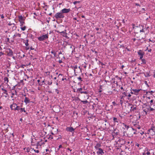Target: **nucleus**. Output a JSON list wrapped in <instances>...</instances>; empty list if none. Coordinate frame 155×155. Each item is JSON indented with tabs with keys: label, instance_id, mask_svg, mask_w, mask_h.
<instances>
[{
	"label": "nucleus",
	"instance_id": "obj_1",
	"mask_svg": "<svg viewBox=\"0 0 155 155\" xmlns=\"http://www.w3.org/2000/svg\"><path fill=\"white\" fill-rule=\"evenodd\" d=\"M76 92L80 93L81 94H86V95H84V97L85 98H87L88 99V98L89 96H88L87 94H88V92L86 91L85 90H83V89L81 88H78Z\"/></svg>",
	"mask_w": 155,
	"mask_h": 155
},
{
	"label": "nucleus",
	"instance_id": "obj_2",
	"mask_svg": "<svg viewBox=\"0 0 155 155\" xmlns=\"http://www.w3.org/2000/svg\"><path fill=\"white\" fill-rule=\"evenodd\" d=\"M147 133L151 136H153L155 134V129L154 127V124H152L151 127L147 131Z\"/></svg>",
	"mask_w": 155,
	"mask_h": 155
},
{
	"label": "nucleus",
	"instance_id": "obj_3",
	"mask_svg": "<svg viewBox=\"0 0 155 155\" xmlns=\"http://www.w3.org/2000/svg\"><path fill=\"white\" fill-rule=\"evenodd\" d=\"M54 17L57 19H59L60 18H64V16L63 14H62L61 11L60 12L57 13L54 16Z\"/></svg>",
	"mask_w": 155,
	"mask_h": 155
},
{
	"label": "nucleus",
	"instance_id": "obj_4",
	"mask_svg": "<svg viewBox=\"0 0 155 155\" xmlns=\"http://www.w3.org/2000/svg\"><path fill=\"white\" fill-rule=\"evenodd\" d=\"M18 21L20 23V26H23V25L25 24L24 21L25 17H23L22 15H19L18 16Z\"/></svg>",
	"mask_w": 155,
	"mask_h": 155
},
{
	"label": "nucleus",
	"instance_id": "obj_5",
	"mask_svg": "<svg viewBox=\"0 0 155 155\" xmlns=\"http://www.w3.org/2000/svg\"><path fill=\"white\" fill-rule=\"evenodd\" d=\"M48 33L45 35H43L38 38V39L39 41H43L44 40L48 39Z\"/></svg>",
	"mask_w": 155,
	"mask_h": 155
},
{
	"label": "nucleus",
	"instance_id": "obj_6",
	"mask_svg": "<svg viewBox=\"0 0 155 155\" xmlns=\"http://www.w3.org/2000/svg\"><path fill=\"white\" fill-rule=\"evenodd\" d=\"M66 130L67 132H71L73 134L75 131V129L74 128L70 126L67 127Z\"/></svg>",
	"mask_w": 155,
	"mask_h": 155
},
{
	"label": "nucleus",
	"instance_id": "obj_7",
	"mask_svg": "<svg viewBox=\"0 0 155 155\" xmlns=\"http://www.w3.org/2000/svg\"><path fill=\"white\" fill-rule=\"evenodd\" d=\"M57 32L59 33L61 35H62L63 36L66 38H67V34L66 33V30L64 29V31H56Z\"/></svg>",
	"mask_w": 155,
	"mask_h": 155
},
{
	"label": "nucleus",
	"instance_id": "obj_8",
	"mask_svg": "<svg viewBox=\"0 0 155 155\" xmlns=\"http://www.w3.org/2000/svg\"><path fill=\"white\" fill-rule=\"evenodd\" d=\"M144 105H145L146 107H143V110L147 114V113L149 111V109L150 107V105H149L148 106L146 104H144Z\"/></svg>",
	"mask_w": 155,
	"mask_h": 155
},
{
	"label": "nucleus",
	"instance_id": "obj_9",
	"mask_svg": "<svg viewBox=\"0 0 155 155\" xmlns=\"http://www.w3.org/2000/svg\"><path fill=\"white\" fill-rule=\"evenodd\" d=\"M138 54L140 56V59H141L143 58V55L144 54V53L143 51L140 50L138 52Z\"/></svg>",
	"mask_w": 155,
	"mask_h": 155
},
{
	"label": "nucleus",
	"instance_id": "obj_10",
	"mask_svg": "<svg viewBox=\"0 0 155 155\" xmlns=\"http://www.w3.org/2000/svg\"><path fill=\"white\" fill-rule=\"evenodd\" d=\"M6 52L7 53V55L8 56H12L13 55V51L10 49H8Z\"/></svg>",
	"mask_w": 155,
	"mask_h": 155
},
{
	"label": "nucleus",
	"instance_id": "obj_11",
	"mask_svg": "<svg viewBox=\"0 0 155 155\" xmlns=\"http://www.w3.org/2000/svg\"><path fill=\"white\" fill-rule=\"evenodd\" d=\"M71 11V9L70 8H64L62 9L61 11V12L63 14L64 13H67Z\"/></svg>",
	"mask_w": 155,
	"mask_h": 155
},
{
	"label": "nucleus",
	"instance_id": "obj_12",
	"mask_svg": "<svg viewBox=\"0 0 155 155\" xmlns=\"http://www.w3.org/2000/svg\"><path fill=\"white\" fill-rule=\"evenodd\" d=\"M70 68H71L72 69L74 70V74L75 75H77L76 74V69L78 68V66L77 65H71L70 66Z\"/></svg>",
	"mask_w": 155,
	"mask_h": 155
},
{
	"label": "nucleus",
	"instance_id": "obj_13",
	"mask_svg": "<svg viewBox=\"0 0 155 155\" xmlns=\"http://www.w3.org/2000/svg\"><path fill=\"white\" fill-rule=\"evenodd\" d=\"M141 90V89H132V91L134 92V94L136 95H137L139 94V92Z\"/></svg>",
	"mask_w": 155,
	"mask_h": 155
},
{
	"label": "nucleus",
	"instance_id": "obj_14",
	"mask_svg": "<svg viewBox=\"0 0 155 155\" xmlns=\"http://www.w3.org/2000/svg\"><path fill=\"white\" fill-rule=\"evenodd\" d=\"M136 37L137 38V40H141L142 39H144L145 38H143L141 36V34L137 35L136 36Z\"/></svg>",
	"mask_w": 155,
	"mask_h": 155
},
{
	"label": "nucleus",
	"instance_id": "obj_15",
	"mask_svg": "<svg viewBox=\"0 0 155 155\" xmlns=\"http://www.w3.org/2000/svg\"><path fill=\"white\" fill-rule=\"evenodd\" d=\"M130 105H132V106L130 107V112H132V111L134 112V111L137 109V107H136L134 106V105H133L132 104H129Z\"/></svg>",
	"mask_w": 155,
	"mask_h": 155
},
{
	"label": "nucleus",
	"instance_id": "obj_16",
	"mask_svg": "<svg viewBox=\"0 0 155 155\" xmlns=\"http://www.w3.org/2000/svg\"><path fill=\"white\" fill-rule=\"evenodd\" d=\"M97 151V153L98 155H99L100 154H102L104 153V151L102 149L100 148Z\"/></svg>",
	"mask_w": 155,
	"mask_h": 155
},
{
	"label": "nucleus",
	"instance_id": "obj_17",
	"mask_svg": "<svg viewBox=\"0 0 155 155\" xmlns=\"http://www.w3.org/2000/svg\"><path fill=\"white\" fill-rule=\"evenodd\" d=\"M127 91H126L125 92H124L122 93V96L121 97V99H123L126 97V96H127V94H128V93L127 92Z\"/></svg>",
	"mask_w": 155,
	"mask_h": 155
},
{
	"label": "nucleus",
	"instance_id": "obj_18",
	"mask_svg": "<svg viewBox=\"0 0 155 155\" xmlns=\"http://www.w3.org/2000/svg\"><path fill=\"white\" fill-rule=\"evenodd\" d=\"M24 102L25 103V104H27L30 102V100L28 97H25L24 100Z\"/></svg>",
	"mask_w": 155,
	"mask_h": 155
},
{
	"label": "nucleus",
	"instance_id": "obj_19",
	"mask_svg": "<svg viewBox=\"0 0 155 155\" xmlns=\"http://www.w3.org/2000/svg\"><path fill=\"white\" fill-rule=\"evenodd\" d=\"M101 145L100 143H97L96 144V145L94 146V148L96 150H97L99 149L100 148V147H101Z\"/></svg>",
	"mask_w": 155,
	"mask_h": 155
},
{
	"label": "nucleus",
	"instance_id": "obj_20",
	"mask_svg": "<svg viewBox=\"0 0 155 155\" xmlns=\"http://www.w3.org/2000/svg\"><path fill=\"white\" fill-rule=\"evenodd\" d=\"M17 104L15 103H13L12 104H11L10 106V107L12 110H14V109L15 108Z\"/></svg>",
	"mask_w": 155,
	"mask_h": 155
},
{
	"label": "nucleus",
	"instance_id": "obj_21",
	"mask_svg": "<svg viewBox=\"0 0 155 155\" xmlns=\"http://www.w3.org/2000/svg\"><path fill=\"white\" fill-rule=\"evenodd\" d=\"M16 37H21V34L17 33H15L13 36V39L14 40L15 39V38Z\"/></svg>",
	"mask_w": 155,
	"mask_h": 155
},
{
	"label": "nucleus",
	"instance_id": "obj_22",
	"mask_svg": "<svg viewBox=\"0 0 155 155\" xmlns=\"http://www.w3.org/2000/svg\"><path fill=\"white\" fill-rule=\"evenodd\" d=\"M113 133L114 134V135H113V136L117 135L118 134V130L116 129H115L114 130Z\"/></svg>",
	"mask_w": 155,
	"mask_h": 155
},
{
	"label": "nucleus",
	"instance_id": "obj_23",
	"mask_svg": "<svg viewBox=\"0 0 155 155\" xmlns=\"http://www.w3.org/2000/svg\"><path fill=\"white\" fill-rule=\"evenodd\" d=\"M141 73L144 74V76L145 77H147L150 76V73L148 72H146L145 73H144V72H143V73H139V74H140Z\"/></svg>",
	"mask_w": 155,
	"mask_h": 155
},
{
	"label": "nucleus",
	"instance_id": "obj_24",
	"mask_svg": "<svg viewBox=\"0 0 155 155\" xmlns=\"http://www.w3.org/2000/svg\"><path fill=\"white\" fill-rule=\"evenodd\" d=\"M113 120L114 123H117L119 122V120L117 118L115 117L113 118Z\"/></svg>",
	"mask_w": 155,
	"mask_h": 155
},
{
	"label": "nucleus",
	"instance_id": "obj_25",
	"mask_svg": "<svg viewBox=\"0 0 155 155\" xmlns=\"http://www.w3.org/2000/svg\"><path fill=\"white\" fill-rule=\"evenodd\" d=\"M1 89L2 91H4V94H5L7 95H8V94L7 93V91L6 90L4 89L3 88H2Z\"/></svg>",
	"mask_w": 155,
	"mask_h": 155
},
{
	"label": "nucleus",
	"instance_id": "obj_26",
	"mask_svg": "<svg viewBox=\"0 0 155 155\" xmlns=\"http://www.w3.org/2000/svg\"><path fill=\"white\" fill-rule=\"evenodd\" d=\"M21 107L19 106H16L15 108L14 109V110H17L19 111Z\"/></svg>",
	"mask_w": 155,
	"mask_h": 155
},
{
	"label": "nucleus",
	"instance_id": "obj_27",
	"mask_svg": "<svg viewBox=\"0 0 155 155\" xmlns=\"http://www.w3.org/2000/svg\"><path fill=\"white\" fill-rule=\"evenodd\" d=\"M26 28V26H21V29L22 31H25Z\"/></svg>",
	"mask_w": 155,
	"mask_h": 155
},
{
	"label": "nucleus",
	"instance_id": "obj_28",
	"mask_svg": "<svg viewBox=\"0 0 155 155\" xmlns=\"http://www.w3.org/2000/svg\"><path fill=\"white\" fill-rule=\"evenodd\" d=\"M28 40L27 39L26 40H24V42L25 43V45L26 46H28Z\"/></svg>",
	"mask_w": 155,
	"mask_h": 155
},
{
	"label": "nucleus",
	"instance_id": "obj_29",
	"mask_svg": "<svg viewBox=\"0 0 155 155\" xmlns=\"http://www.w3.org/2000/svg\"><path fill=\"white\" fill-rule=\"evenodd\" d=\"M141 60L142 62L141 64H146V62L145 59L142 58V59H141Z\"/></svg>",
	"mask_w": 155,
	"mask_h": 155
},
{
	"label": "nucleus",
	"instance_id": "obj_30",
	"mask_svg": "<svg viewBox=\"0 0 155 155\" xmlns=\"http://www.w3.org/2000/svg\"><path fill=\"white\" fill-rule=\"evenodd\" d=\"M19 110H20V112L21 113H22V112H26V110H25V108L24 107L23 108H21Z\"/></svg>",
	"mask_w": 155,
	"mask_h": 155
},
{
	"label": "nucleus",
	"instance_id": "obj_31",
	"mask_svg": "<svg viewBox=\"0 0 155 155\" xmlns=\"http://www.w3.org/2000/svg\"><path fill=\"white\" fill-rule=\"evenodd\" d=\"M150 109H149V112H150L151 111H153L154 110H155V108H153V107H152L150 106Z\"/></svg>",
	"mask_w": 155,
	"mask_h": 155
},
{
	"label": "nucleus",
	"instance_id": "obj_32",
	"mask_svg": "<svg viewBox=\"0 0 155 155\" xmlns=\"http://www.w3.org/2000/svg\"><path fill=\"white\" fill-rule=\"evenodd\" d=\"M134 126L137 128L138 129H140V127L137 124H134Z\"/></svg>",
	"mask_w": 155,
	"mask_h": 155
},
{
	"label": "nucleus",
	"instance_id": "obj_33",
	"mask_svg": "<svg viewBox=\"0 0 155 155\" xmlns=\"http://www.w3.org/2000/svg\"><path fill=\"white\" fill-rule=\"evenodd\" d=\"M45 79H44L42 81V82L40 83L39 84V86H42L43 85V83H44V84H45Z\"/></svg>",
	"mask_w": 155,
	"mask_h": 155
},
{
	"label": "nucleus",
	"instance_id": "obj_34",
	"mask_svg": "<svg viewBox=\"0 0 155 155\" xmlns=\"http://www.w3.org/2000/svg\"><path fill=\"white\" fill-rule=\"evenodd\" d=\"M15 94L16 95H17V92L16 90H15V93H13L12 92V96L11 97H13V96Z\"/></svg>",
	"mask_w": 155,
	"mask_h": 155
},
{
	"label": "nucleus",
	"instance_id": "obj_35",
	"mask_svg": "<svg viewBox=\"0 0 155 155\" xmlns=\"http://www.w3.org/2000/svg\"><path fill=\"white\" fill-rule=\"evenodd\" d=\"M131 95L130 93H129L128 95L127 94V99L128 100L130 99V97H131Z\"/></svg>",
	"mask_w": 155,
	"mask_h": 155
},
{
	"label": "nucleus",
	"instance_id": "obj_36",
	"mask_svg": "<svg viewBox=\"0 0 155 155\" xmlns=\"http://www.w3.org/2000/svg\"><path fill=\"white\" fill-rule=\"evenodd\" d=\"M39 144H40V145H41V146L43 145V144H44L45 143V142H44V141H43L42 140H41L40 141H39Z\"/></svg>",
	"mask_w": 155,
	"mask_h": 155
},
{
	"label": "nucleus",
	"instance_id": "obj_37",
	"mask_svg": "<svg viewBox=\"0 0 155 155\" xmlns=\"http://www.w3.org/2000/svg\"><path fill=\"white\" fill-rule=\"evenodd\" d=\"M51 54H54V57H56V52L54 50L52 51L51 52Z\"/></svg>",
	"mask_w": 155,
	"mask_h": 155
},
{
	"label": "nucleus",
	"instance_id": "obj_38",
	"mask_svg": "<svg viewBox=\"0 0 155 155\" xmlns=\"http://www.w3.org/2000/svg\"><path fill=\"white\" fill-rule=\"evenodd\" d=\"M31 149H32L31 148H30L29 147H27V148H26L27 152H29L30 150H31Z\"/></svg>",
	"mask_w": 155,
	"mask_h": 155
},
{
	"label": "nucleus",
	"instance_id": "obj_39",
	"mask_svg": "<svg viewBox=\"0 0 155 155\" xmlns=\"http://www.w3.org/2000/svg\"><path fill=\"white\" fill-rule=\"evenodd\" d=\"M81 102L83 103L84 104H86V103H88V101L87 100L85 101H81Z\"/></svg>",
	"mask_w": 155,
	"mask_h": 155
},
{
	"label": "nucleus",
	"instance_id": "obj_40",
	"mask_svg": "<svg viewBox=\"0 0 155 155\" xmlns=\"http://www.w3.org/2000/svg\"><path fill=\"white\" fill-rule=\"evenodd\" d=\"M12 25H13V28L12 29L13 30H15L16 28V26H15V24L14 23L12 24Z\"/></svg>",
	"mask_w": 155,
	"mask_h": 155
},
{
	"label": "nucleus",
	"instance_id": "obj_41",
	"mask_svg": "<svg viewBox=\"0 0 155 155\" xmlns=\"http://www.w3.org/2000/svg\"><path fill=\"white\" fill-rule=\"evenodd\" d=\"M123 124L124 126L127 129V130H128V129L129 127V126L127 125H126L125 124Z\"/></svg>",
	"mask_w": 155,
	"mask_h": 155
},
{
	"label": "nucleus",
	"instance_id": "obj_42",
	"mask_svg": "<svg viewBox=\"0 0 155 155\" xmlns=\"http://www.w3.org/2000/svg\"><path fill=\"white\" fill-rule=\"evenodd\" d=\"M4 80L5 82L7 81V82H8V78L7 77H5L4 78Z\"/></svg>",
	"mask_w": 155,
	"mask_h": 155
},
{
	"label": "nucleus",
	"instance_id": "obj_43",
	"mask_svg": "<svg viewBox=\"0 0 155 155\" xmlns=\"http://www.w3.org/2000/svg\"><path fill=\"white\" fill-rule=\"evenodd\" d=\"M150 106L154 108V106H155V103H153L152 104H150Z\"/></svg>",
	"mask_w": 155,
	"mask_h": 155
},
{
	"label": "nucleus",
	"instance_id": "obj_44",
	"mask_svg": "<svg viewBox=\"0 0 155 155\" xmlns=\"http://www.w3.org/2000/svg\"><path fill=\"white\" fill-rule=\"evenodd\" d=\"M48 138L50 139H53V137L52 135H49Z\"/></svg>",
	"mask_w": 155,
	"mask_h": 155
},
{
	"label": "nucleus",
	"instance_id": "obj_45",
	"mask_svg": "<svg viewBox=\"0 0 155 155\" xmlns=\"http://www.w3.org/2000/svg\"><path fill=\"white\" fill-rule=\"evenodd\" d=\"M80 2V1H75L73 2V4L74 5H75L77 3H79Z\"/></svg>",
	"mask_w": 155,
	"mask_h": 155
},
{
	"label": "nucleus",
	"instance_id": "obj_46",
	"mask_svg": "<svg viewBox=\"0 0 155 155\" xmlns=\"http://www.w3.org/2000/svg\"><path fill=\"white\" fill-rule=\"evenodd\" d=\"M78 79L79 80L80 82H81L82 81V79L81 78V77H79L78 78Z\"/></svg>",
	"mask_w": 155,
	"mask_h": 155
},
{
	"label": "nucleus",
	"instance_id": "obj_47",
	"mask_svg": "<svg viewBox=\"0 0 155 155\" xmlns=\"http://www.w3.org/2000/svg\"><path fill=\"white\" fill-rule=\"evenodd\" d=\"M122 100V99H121L120 100V104L121 105H122L123 104V100Z\"/></svg>",
	"mask_w": 155,
	"mask_h": 155
},
{
	"label": "nucleus",
	"instance_id": "obj_48",
	"mask_svg": "<svg viewBox=\"0 0 155 155\" xmlns=\"http://www.w3.org/2000/svg\"><path fill=\"white\" fill-rule=\"evenodd\" d=\"M113 83L116 84L117 87L118 86V84L117 82V81H114L113 82Z\"/></svg>",
	"mask_w": 155,
	"mask_h": 155
},
{
	"label": "nucleus",
	"instance_id": "obj_49",
	"mask_svg": "<svg viewBox=\"0 0 155 155\" xmlns=\"http://www.w3.org/2000/svg\"><path fill=\"white\" fill-rule=\"evenodd\" d=\"M55 91L58 94L59 93V91L57 89H55Z\"/></svg>",
	"mask_w": 155,
	"mask_h": 155
},
{
	"label": "nucleus",
	"instance_id": "obj_50",
	"mask_svg": "<svg viewBox=\"0 0 155 155\" xmlns=\"http://www.w3.org/2000/svg\"><path fill=\"white\" fill-rule=\"evenodd\" d=\"M39 141H38L37 143L36 146H37V147H38V146H41V145H40V144H39Z\"/></svg>",
	"mask_w": 155,
	"mask_h": 155
},
{
	"label": "nucleus",
	"instance_id": "obj_51",
	"mask_svg": "<svg viewBox=\"0 0 155 155\" xmlns=\"http://www.w3.org/2000/svg\"><path fill=\"white\" fill-rule=\"evenodd\" d=\"M101 89L102 88H101V87L99 90V93H101V92L102 91V90H101Z\"/></svg>",
	"mask_w": 155,
	"mask_h": 155
},
{
	"label": "nucleus",
	"instance_id": "obj_52",
	"mask_svg": "<svg viewBox=\"0 0 155 155\" xmlns=\"http://www.w3.org/2000/svg\"><path fill=\"white\" fill-rule=\"evenodd\" d=\"M153 100H151L150 101V104H152L153 103H153Z\"/></svg>",
	"mask_w": 155,
	"mask_h": 155
},
{
	"label": "nucleus",
	"instance_id": "obj_53",
	"mask_svg": "<svg viewBox=\"0 0 155 155\" xmlns=\"http://www.w3.org/2000/svg\"><path fill=\"white\" fill-rule=\"evenodd\" d=\"M132 89H130V91H130V92L129 93H130V94H134V92H133V91H132Z\"/></svg>",
	"mask_w": 155,
	"mask_h": 155
},
{
	"label": "nucleus",
	"instance_id": "obj_54",
	"mask_svg": "<svg viewBox=\"0 0 155 155\" xmlns=\"http://www.w3.org/2000/svg\"><path fill=\"white\" fill-rule=\"evenodd\" d=\"M4 53L2 52V51H0V57L2 55H3Z\"/></svg>",
	"mask_w": 155,
	"mask_h": 155
},
{
	"label": "nucleus",
	"instance_id": "obj_55",
	"mask_svg": "<svg viewBox=\"0 0 155 155\" xmlns=\"http://www.w3.org/2000/svg\"><path fill=\"white\" fill-rule=\"evenodd\" d=\"M34 151L35 152H36L37 153H38L39 152V151L38 150H34Z\"/></svg>",
	"mask_w": 155,
	"mask_h": 155
},
{
	"label": "nucleus",
	"instance_id": "obj_56",
	"mask_svg": "<svg viewBox=\"0 0 155 155\" xmlns=\"http://www.w3.org/2000/svg\"><path fill=\"white\" fill-rule=\"evenodd\" d=\"M52 84V82L51 81V82L48 81V85H51Z\"/></svg>",
	"mask_w": 155,
	"mask_h": 155
},
{
	"label": "nucleus",
	"instance_id": "obj_57",
	"mask_svg": "<svg viewBox=\"0 0 155 155\" xmlns=\"http://www.w3.org/2000/svg\"><path fill=\"white\" fill-rule=\"evenodd\" d=\"M45 73L46 74H48L49 75L50 72L49 71H47L45 72Z\"/></svg>",
	"mask_w": 155,
	"mask_h": 155
},
{
	"label": "nucleus",
	"instance_id": "obj_58",
	"mask_svg": "<svg viewBox=\"0 0 155 155\" xmlns=\"http://www.w3.org/2000/svg\"><path fill=\"white\" fill-rule=\"evenodd\" d=\"M126 134V132L125 131H124L123 133V136H126V135H125V134Z\"/></svg>",
	"mask_w": 155,
	"mask_h": 155
},
{
	"label": "nucleus",
	"instance_id": "obj_59",
	"mask_svg": "<svg viewBox=\"0 0 155 155\" xmlns=\"http://www.w3.org/2000/svg\"><path fill=\"white\" fill-rule=\"evenodd\" d=\"M116 78H117L118 79H119L120 80H121V78L120 77H118L117 76H115Z\"/></svg>",
	"mask_w": 155,
	"mask_h": 155
},
{
	"label": "nucleus",
	"instance_id": "obj_60",
	"mask_svg": "<svg viewBox=\"0 0 155 155\" xmlns=\"http://www.w3.org/2000/svg\"><path fill=\"white\" fill-rule=\"evenodd\" d=\"M63 76L62 74H59L58 76V78H60V76Z\"/></svg>",
	"mask_w": 155,
	"mask_h": 155
},
{
	"label": "nucleus",
	"instance_id": "obj_61",
	"mask_svg": "<svg viewBox=\"0 0 155 155\" xmlns=\"http://www.w3.org/2000/svg\"><path fill=\"white\" fill-rule=\"evenodd\" d=\"M58 62H59V63L61 64L62 62V60H59Z\"/></svg>",
	"mask_w": 155,
	"mask_h": 155
},
{
	"label": "nucleus",
	"instance_id": "obj_62",
	"mask_svg": "<svg viewBox=\"0 0 155 155\" xmlns=\"http://www.w3.org/2000/svg\"><path fill=\"white\" fill-rule=\"evenodd\" d=\"M147 93H150V94H152V93H153V91H149V92H147Z\"/></svg>",
	"mask_w": 155,
	"mask_h": 155
},
{
	"label": "nucleus",
	"instance_id": "obj_63",
	"mask_svg": "<svg viewBox=\"0 0 155 155\" xmlns=\"http://www.w3.org/2000/svg\"><path fill=\"white\" fill-rule=\"evenodd\" d=\"M135 5L137 6H140V4L138 3H136Z\"/></svg>",
	"mask_w": 155,
	"mask_h": 155
},
{
	"label": "nucleus",
	"instance_id": "obj_64",
	"mask_svg": "<svg viewBox=\"0 0 155 155\" xmlns=\"http://www.w3.org/2000/svg\"><path fill=\"white\" fill-rule=\"evenodd\" d=\"M9 38H7V41H6L7 42H9Z\"/></svg>",
	"mask_w": 155,
	"mask_h": 155
}]
</instances>
